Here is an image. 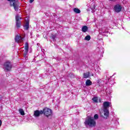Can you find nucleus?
Segmentation results:
<instances>
[{
    "label": "nucleus",
    "instance_id": "ddd939ff",
    "mask_svg": "<svg viewBox=\"0 0 130 130\" xmlns=\"http://www.w3.org/2000/svg\"><path fill=\"white\" fill-rule=\"evenodd\" d=\"M85 85L87 86H91L92 85V81L90 79H87L85 82Z\"/></svg>",
    "mask_w": 130,
    "mask_h": 130
},
{
    "label": "nucleus",
    "instance_id": "b1692460",
    "mask_svg": "<svg viewBox=\"0 0 130 130\" xmlns=\"http://www.w3.org/2000/svg\"><path fill=\"white\" fill-rule=\"evenodd\" d=\"M3 123V122H2V120H0V126H2V124Z\"/></svg>",
    "mask_w": 130,
    "mask_h": 130
},
{
    "label": "nucleus",
    "instance_id": "4be33fe9",
    "mask_svg": "<svg viewBox=\"0 0 130 130\" xmlns=\"http://www.w3.org/2000/svg\"><path fill=\"white\" fill-rule=\"evenodd\" d=\"M98 118H99V116L98 115V114H95L93 117V119H98Z\"/></svg>",
    "mask_w": 130,
    "mask_h": 130
},
{
    "label": "nucleus",
    "instance_id": "393cba45",
    "mask_svg": "<svg viewBox=\"0 0 130 130\" xmlns=\"http://www.w3.org/2000/svg\"><path fill=\"white\" fill-rule=\"evenodd\" d=\"M44 51V49H42V51Z\"/></svg>",
    "mask_w": 130,
    "mask_h": 130
},
{
    "label": "nucleus",
    "instance_id": "aec40b11",
    "mask_svg": "<svg viewBox=\"0 0 130 130\" xmlns=\"http://www.w3.org/2000/svg\"><path fill=\"white\" fill-rule=\"evenodd\" d=\"M91 39V36L90 35H87L85 37V40H87V41H89Z\"/></svg>",
    "mask_w": 130,
    "mask_h": 130
},
{
    "label": "nucleus",
    "instance_id": "1a4fd4ad",
    "mask_svg": "<svg viewBox=\"0 0 130 130\" xmlns=\"http://www.w3.org/2000/svg\"><path fill=\"white\" fill-rule=\"evenodd\" d=\"M25 47H24V49H25V52L24 54V57H26L27 54L28 53V51L29 50V44H28L27 42L25 43Z\"/></svg>",
    "mask_w": 130,
    "mask_h": 130
},
{
    "label": "nucleus",
    "instance_id": "0eeeda50",
    "mask_svg": "<svg viewBox=\"0 0 130 130\" xmlns=\"http://www.w3.org/2000/svg\"><path fill=\"white\" fill-rule=\"evenodd\" d=\"M121 9H122L121 5H120L119 4H117L114 7V11L116 13H119V12H120V11H121Z\"/></svg>",
    "mask_w": 130,
    "mask_h": 130
},
{
    "label": "nucleus",
    "instance_id": "f8f14e48",
    "mask_svg": "<svg viewBox=\"0 0 130 130\" xmlns=\"http://www.w3.org/2000/svg\"><path fill=\"white\" fill-rule=\"evenodd\" d=\"M24 30H29V22L27 21L23 25Z\"/></svg>",
    "mask_w": 130,
    "mask_h": 130
},
{
    "label": "nucleus",
    "instance_id": "412c9836",
    "mask_svg": "<svg viewBox=\"0 0 130 130\" xmlns=\"http://www.w3.org/2000/svg\"><path fill=\"white\" fill-rule=\"evenodd\" d=\"M51 39L53 40V41H55V38H56V36L54 35H51Z\"/></svg>",
    "mask_w": 130,
    "mask_h": 130
},
{
    "label": "nucleus",
    "instance_id": "a878e982",
    "mask_svg": "<svg viewBox=\"0 0 130 130\" xmlns=\"http://www.w3.org/2000/svg\"><path fill=\"white\" fill-rule=\"evenodd\" d=\"M99 102H101V100H99Z\"/></svg>",
    "mask_w": 130,
    "mask_h": 130
},
{
    "label": "nucleus",
    "instance_id": "f03ea898",
    "mask_svg": "<svg viewBox=\"0 0 130 130\" xmlns=\"http://www.w3.org/2000/svg\"><path fill=\"white\" fill-rule=\"evenodd\" d=\"M84 124L85 125H88L90 127H93L96 126V121L94 119V118L92 117H89L88 119H86L84 122Z\"/></svg>",
    "mask_w": 130,
    "mask_h": 130
},
{
    "label": "nucleus",
    "instance_id": "7ed1b4c3",
    "mask_svg": "<svg viewBox=\"0 0 130 130\" xmlns=\"http://www.w3.org/2000/svg\"><path fill=\"white\" fill-rule=\"evenodd\" d=\"M43 113L45 116H46V117H49V116H51V115H52V110L46 108L43 109Z\"/></svg>",
    "mask_w": 130,
    "mask_h": 130
},
{
    "label": "nucleus",
    "instance_id": "dca6fc26",
    "mask_svg": "<svg viewBox=\"0 0 130 130\" xmlns=\"http://www.w3.org/2000/svg\"><path fill=\"white\" fill-rule=\"evenodd\" d=\"M84 78L85 79H87V78H89L90 76V73L89 72H87L86 73L83 74Z\"/></svg>",
    "mask_w": 130,
    "mask_h": 130
},
{
    "label": "nucleus",
    "instance_id": "5701e85b",
    "mask_svg": "<svg viewBox=\"0 0 130 130\" xmlns=\"http://www.w3.org/2000/svg\"><path fill=\"white\" fill-rule=\"evenodd\" d=\"M33 2H34V0H30L29 1L30 4H32V3H33Z\"/></svg>",
    "mask_w": 130,
    "mask_h": 130
},
{
    "label": "nucleus",
    "instance_id": "39448f33",
    "mask_svg": "<svg viewBox=\"0 0 130 130\" xmlns=\"http://www.w3.org/2000/svg\"><path fill=\"white\" fill-rule=\"evenodd\" d=\"M10 6L14 7V9L16 12H18L19 11V7H20V4H19V1H18V0H16V2L13 3L11 2Z\"/></svg>",
    "mask_w": 130,
    "mask_h": 130
},
{
    "label": "nucleus",
    "instance_id": "f257e3e1",
    "mask_svg": "<svg viewBox=\"0 0 130 130\" xmlns=\"http://www.w3.org/2000/svg\"><path fill=\"white\" fill-rule=\"evenodd\" d=\"M104 106V115L106 117L104 118L107 119L109 115V111L108 110V107H111V103L109 102H105L103 103Z\"/></svg>",
    "mask_w": 130,
    "mask_h": 130
},
{
    "label": "nucleus",
    "instance_id": "2eb2a0df",
    "mask_svg": "<svg viewBox=\"0 0 130 130\" xmlns=\"http://www.w3.org/2000/svg\"><path fill=\"white\" fill-rule=\"evenodd\" d=\"M74 12L76 13V14H80L81 13V10L78 8H74L73 9Z\"/></svg>",
    "mask_w": 130,
    "mask_h": 130
},
{
    "label": "nucleus",
    "instance_id": "423d86ee",
    "mask_svg": "<svg viewBox=\"0 0 130 130\" xmlns=\"http://www.w3.org/2000/svg\"><path fill=\"white\" fill-rule=\"evenodd\" d=\"M4 69L7 72H10L12 69V63L10 61H6L4 64Z\"/></svg>",
    "mask_w": 130,
    "mask_h": 130
},
{
    "label": "nucleus",
    "instance_id": "6e6552de",
    "mask_svg": "<svg viewBox=\"0 0 130 130\" xmlns=\"http://www.w3.org/2000/svg\"><path fill=\"white\" fill-rule=\"evenodd\" d=\"M108 31H109V29L107 27H104L102 28V32H100L101 35L103 36H106V34L105 33H108Z\"/></svg>",
    "mask_w": 130,
    "mask_h": 130
},
{
    "label": "nucleus",
    "instance_id": "9b49d317",
    "mask_svg": "<svg viewBox=\"0 0 130 130\" xmlns=\"http://www.w3.org/2000/svg\"><path fill=\"white\" fill-rule=\"evenodd\" d=\"M23 40H24V38H22V37L19 35L16 36L15 38V41L17 43H19V42H22Z\"/></svg>",
    "mask_w": 130,
    "mask_h": 130
},
{
    "label": "nucleus",
    "instance_id": "9d476101",
    "mask_svg": "<svg viewBox=\"0 0 130 130\" xmlns=\"http://www.w3.org/2000/svg\"><path fill=\"white\" fill-rule=\"evenodd\" d=\"M41 114H43V112L42 110H36L34 112V115L35 117H39V116H40Z\"/></svg>",
    "mask_w": 130,
    "mask_h": 130
},
{
    "label": "nucleus",
    "instance_id": "a211bd4d",
    "mask_svg": "<svg viewBox=\"0 0 130 130\" xmlns=\"http://www.w3.org/2000/svg\"><path fill=\"white\" fill-rule=\"evenodd\" d=\"M19 112L20 113L21 115H25V112H24L23 109H20L19 110Z\"/></svg>",
    "mask_w": 130,
    "mask_h": 130
},
{
    "label": "nucleus",
    "instance_id": "6ab92c4d",
    "mask_svg": "<svg viewBox=\"0 0 130 130\" xmlns=\"http://www.w3.org/2000/svg\"><path fill=\"white\" fill-rule=\"evenodd\" d=\"M92 100L95 103H98V98H97V97H93L92 98Z\"/></svg>",
    "mask_w": 130,
    "mask_h": 130
},
{
    "label": "nucleus",
    "instance_id": "f3484780",
    "mask_svg": "<svg viewBox=\"0 0 130 130\" xmlns=\"http://www.w3.org/2000/svg\"><path fill=\"white\" fill-rule=\"evenodd\" d=\"M95 4H92L91 6H90V9L92 10V13H94L95 12Z\"/></svg>",
    "mask_w": 130,
    "mask_h": 130
},
{
    "label": "nucleus",
    "instance_id": "4468645a",
    "mask_svg": "<svg viewBox=\"0 0 130 130\" xmlns=\"http://www.w3.org/2000/svg\"><path fill=\"white\" fill-rule=\"evenodd\" d=\"M82 32H84V33H85V32H87V31H88V26L86 25L82 26Z\"/></svg>",
    "mask_w": 130,
    "mask_h": 130
},
{
    "label": "nucleus",
    "instance_id": "20e7f679",
    "mask_svg": "<svg viewBox=\"0 0 130 130\" xmlns=\"http://www.w3.org/2000/svg\"><path fill=\"white\" fill-rule=\"evenodd\" d=\"M15 19L16 28H20V27L22 26V22H21V20H22V18L19 15H17L16 16Z\"/></svg>",
    "mask_w": 130,
    "mask_h": 130
}]
</instances>
